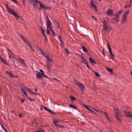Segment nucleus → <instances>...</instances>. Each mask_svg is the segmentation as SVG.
<instances>
[{
  "label": "nucleus",
  "mask_w": 132,
  "mask_h": 132,
  "mask_svg": "<svg viewBox=\"0 0 132 132\" xmlns=\"http://www.w3.org/2000/svg\"><path fill=\"white\" fill-rule=\"evenodd\" d=\"M83 105L85 107L86 109L90 111L92 110V109L95 110L97 112L100 113L102 114H104L106 118H107V120H108L109 121L111 122L110 120L109 117V116L106 113L104 112L101 110H98L95 108H92L88 105Z\"/></svg>",
  "instance_id": "obj_1"
},
{
  "label": "nucleus",
  "mask_w": 132,
  "mask_h": 132,
  "mask_svg": "<svg viewBox=\"0 0 132 132\" xmlns=\"http://www.w3.org/2000/svg\"><path fill=\"white\" fill-rule=\"evenodd\" d=\"M46 66L48 70L50 71L53 62L52 58H50L49 56L46 58Z\"/></svg>",
  "instance_id": "obj_2"
},
{
  "label": "nucleus",
  "mask_w": 132,
  "mask_h": 132,
  "mask_svg": "<svg viewBox=\"0 0 132 132\" xmlns=\"http://www.w3.org/2000/svg\"><path fill=\"white\" fill-rule=\"evenodd\" d=\"M129 13V11H126L124 13L122 16V19L121 21V23L122 24H124L126 22L127 18V16Z\"/></svg>",
  "instance_id": "obj_3"
},
{
  "label": "nucleus",
  "mask_w": 132,
  "mask_h": 132,
  "mask_svg": "<svg viewBox=\"0 0 132 132\" xmlns=\"http://www.w3.org/2000/svg\"><path fill=\"white\" fill-rule=\"evenodd\" d=\"M114 111L115 112L116 115L115 117L117 119L120 121H121V116L120 114L118 111L117 110V109H114Z\"/></svg>",
  "instance_id": "obj_4"
},
{
  "label": "nucleus",
  "mask_w": 132,
  "mask_h": 132,
  "mask_svg": "<svg viewBox=\"0 0 132 132\" xmlns=\"http://www.w3.org/2000/svg\"><path fill=\"white\" fill-rule=\"evenodd\" d=\"M75 83L81 90H84L85 88L84 85L78 82L77 81L75 80Z\"/></svg>",
  "instance_id": "obj_5"
},
{
  "label": "nucleus",
  "mask_w": 132,
  "mask_h": 132,
  "mask_svg": "<svg viewBox=\"0 0 132 132\" xmlns=\"http://www.w3.org/2000/svg\"><path fill=\"white\" fill-rule=\"evenodd\" d=\"M47 20L46 23L47 29H51L52 27L51 22L48 16L47 17Z\"/></svg>",
  "instance_id": "obj_6"
},
{
  "label": "nucleus",
  "mask_w": 132,
  "mask_h": 132,
  "mask_svg": "<svg viewBox=\"0 0 132 132\" xmlns=\"http://www.w3.org/2000/svg\"><path fill=\"white\" fill-rule=\"evenodd\" d=\"M40 52L41 54L43 55L44 57L46 59V57H49V55L48 54H46L44 51L42 49H40Z\"/></svg>",
  "instance_id": "obj_7"
},
{
  "label": "nucleus",
  "mask_w": 132,
  "mask_h": 132,
  "mask_svg": "<svg viewBox=\"0 0 132 132\" xmlns=\"http://www.w3.org/2000/svg\"><path fill=\"white\" fill-rule=\"evenodd\" d=\"M124 112L126 116L130 117V118H132V113H131L125 110L124 111Z\"/></svg>",
  "instance_id": "obj_8"
},
{
  "label": "nucleus",
  "mask_w": 132,
  "mask_h": 132,
  "mask_svg": "<svg viewBox=\"0 0 132 132\" xmlns=\"http://www.w3.org/2000/svg\"><path fill=\"white\" fill-rule=\"evenodd\" d=\"M9 55L10 58H12L13 59H15V57L14 54L12 51L10 53H9Z\"/></svg>",
  "instance_id": "obj_9"
},
{
  "label": "nucleus",
  "mask_w": 132,
  "mask_h": 132,
  "mask_svg": "<svg viewBox=\"0 0 132 132\" xmlns=\"http://www.w3.org/2000/svg\"><path fill=\"white\" fill-rule=\"evenodd\" d=\"M59 39L61 43V47L62 48H64V44L61 38V35L59 36Z\"/></svg>",
  "instance_id": "obj_10"
},
{
  "label": "nucleus",
  "mask_w": 132,
  "mask_h": 132,
  "mask_svg": "<svg viewBox=\"0 0 132 132\" xmlns=\"http://www.w3.org/2000/svg\"><path fill=\"white\" fill-rule=\"evenodd\" d=\"M10 13L14 16L16 20H17L18 18H20V17L17 15L15 12L13 11Z\"/></svg>",
  "instance_id": "obj_11"
},
{
  "label": "nucleus",
  "mask_w": 132,
  "mask_h": 132,
  "mask_svg": "<svg viewBox=\"0 0 132 132\" xmlns=\"http://www.w3.org/2000/svg\"><path fill=\"white\" fill-rule=\"evenodd\" d=\"M108 15H111L113 14V11L110 9H108L106 12Z\"/></svg>",
  "instance_id": "obj_12"
},
{
  "label": "nucleus",
  "mask_w": 132,
  "mask_h": 132,
  "mask_svg": "<svg viewBox=\"0 0 132 132\" xmlns=\"http://www.w3.org/2000/svg\"><path fill=\"white\" fill-rule=\"evenodd\" d=\"M43 77V74L42 73L38 72L37 73L36 76V77L38 78H39Z\"/></svg>",
  "instance_id": "obj_13"
},
{
  "label": "nucleus",
  "mask_w": 132,
  "mask_h": 132,
  "mask_svg": "<svg viewBox=\"0 0 132 132\" xmlns=\"http://www.w3.org/2000/svg\"><path fill=\"white\" fill-rule=\"evenodd\" d=\"M5 6L7 9V11L10 13L13 11L9 7L7 4H6Z\"/></svg>",
  "instance_id": "obj_14"
},
{
  "label": "nucleus",
  "mask_w": 132,
  "mask_h": 132,
  "mask_svg": "<svg viewBox=\"0 0 132 132\" xmlns=\"http://www.w3.org/2000/svg\"><path fill=\"white\" fill-rule=\"evenodd\" d=\"M90 4L92 7H93L96 11L97 10L96 6L92 0L90 1Z\"/></svg>",
  "instance_id": "obj_15"
},
{
  "label": "nucleus",
  "mask_w": 132,
  "mask_h": 132,
  "mask_svg": "<svg viewBox=\"0 0 132 132\" xmlns=\"http://www.w3.org/2000/svg\"><path fill=\"white\" fill-rule=\"evenodd\" d=\"M27 91L31 94H33L35 95H37V93H35L33 92L31 89L29 88H28V89L27 90Z\"/></svg>",
  "instance_id": "obj_16"
},
{
  "label": "nucleus",
  "mask_w": 132,
  "mask_h": 132,
  "mask_svg": "<svg viewBox=\"0 0 132 132\" xmlns=\"http://www.w3.org/2000/svg\"><path fill=\"white\" fill-rule=\"evenodd\" d=\"M109 29V27L107 25H103V30L104 31H107Z\"/></svg>",
  "instance_id": "obj_17"
},
{
  "label": "nucleus",
  "mask_w": 132,
  "mask_h": 132,
  "mask_svg": "<svg viewBox=\"0 0 132 132\" xmlns=\"http://www.w3.org/2000/svg\"><path fill=\"white\" fill-rule=\"evenodd\" d=\"M107 46L110 54H111L112 53L110 45L108 43H107Z\"/></svg>",
  "instance_id": "obj_18"
},
{
  "label": "nucleus",
  "mask_w": 132,
  "mask_h": 132,
  "mask_svg": "<svg viewBox=\"0 0 132 132\" xmlns=\"http://www.w3.org/2000/svg\"><path fill=\"white\" fill-rule=\"evenodd\" d=\"M21 90L22 91L24 94L26 96H27V94L26 91V90H25L23 87L21 88Z\"/></svg>",
  "instance_id": "obj_19"
},
{
  "label": "nucleus",
  "mask_w": 132,
  "mask_h": 132,
  "mask_svg": "<svg viewBox=\"0 0 132 132\" xmlns=\"http://www.w3.org/2000/svg\"><path fill=\"white\" fill-rule=\"evenodd\" d=\"M69 107L70 108H72L75 109H77V106L73 105L72 104H70L69 105Z\"/></svg>",
  "instance_id": "obj_20"
},
{
  "label": "nucleus",
  "mask_w": 132,
  "mask_h": 132,
  "mask_svg": "<svg viewBox=\"0 0 132 132\" xmlns=\"http://www.w3.org/2000/svg\"><path fill=\"white\" fill-rule=\"evenodd\" d=\"M89 59L90 60V62L92 63H94L96 64V63L95 62V61L94 60L91 58L90 57H89Z\"/></svg>",
  "instance_id": "obj_21"
},
{
  "label": "nucleus",
  "mask_w": 132,
  "mask_h": 132,
  "mask_svg": "<svg viewBox=\"0 0 132 132\" xmlns=\"http://www.w3.org/2000/svg\"><path fill=\"white\" fill-rule=\"evenodd\" d=\"M110 58L112 60L114 61L115 58H114V55L112 53L110 54Z\"/></svg>",
  "instance_id": "obj_22"
},
{
  "label": "nucleus",
  "mask_w": 132,
  "mask_h": 132,
  "mask_svg": "<svg viewBox=\"0 0 132 132\" xmlns=\"http://www.w3.org/2000/svg\"><path fill=\"white\" fill-rule=\"evenodd\" d=\"M24 43H26L29 46L31 45L30 42L27 40H26L24 42Z\"/></svg>",
  "instance_id": "obj_23"
},
{
  "label": "nucleus",
  "mask_w": 132,
  "mask_h": 132,
  "mask_svg": "<svg viewBox=\"0 0 132 132\" xmlns=\"http://www.w3.org/2000/svg\"><path fill=\"white\" fill-rule=\"evenodd\" d=\"M24 43H26L29 46L31 45L30 42L27 40H26L24 42Z\"/></svg>",
  "instance_id": "obj_24"
},
{
  "label": "nucleus",
  "mask_w": 132,
  "mask_h": 132,
  "mask_svg": "<svg viewBox=\"0 0 132 132\" xmlns=\"http://www.w3.org/2000/svg\"><path fill=\"white\" fill-rule=\"evenodd\" d=\"M24 43H26L29 46L31 45L30 42L27 40H26L24 42Z\"/></svg>",
  "instance_id": "obj_25"
},
{
  "label": "nucleus",
  "mask_w": 132,
  "mask_h": 132,
  "mask_svg": "<svg viewBox=\"0 0 132 132\" xmlns=\"http://www.w3.org/2000/svg\"><path fill=\"white\" fill-rule=\"evenodd\" d=\"M35 132H45L44 130L42 128H39L38 130L36 131Z\"/></svg>",
  "instance_id": "obj_26"
},
{
  "label": "nucleus",
  "mask_w": 132,
  "mask_h": 132,
  "mask_svg": "<svg viewBox=\"0 0 132 132\" xmlns=\"http://www.w3.org/2000/svg\"><path fill=\"white\" fill-rule=\"evenodd\" d=\"M40 71L43 74V76L44 77H45L47 78L48 77L47 76H46L44 74V71L42 69H40Z\"/></svg>",
  "instance_id": "obj_27"
},
{
  "label": "nucleus",
  "mask_w": 132,
  "mask_h": 132,
  "mask_svg": "<svg viewBox=\"0 0 132 132\" xmlns=\"http://www.w3.org/2000/svg\"><path fill=\"white\" fill-rule=\"evenodd\" d=\"M18 60H19L21 61V62L24 64H25V63L24 62V61L20 57H18Z\"/></svg>",
  "instance_id": "obj_28"
},
{
  "label": "nucleus",
  "mask_w": 132,
  "mask_h": 132,
  "mask_svg": "<svg viewBox=\"0 0 132 132\" xmlns=\"http://www.w3.org/2000/svg\"><path fill=\"white\" fill-rule=\"evenodd\" d=\"M0 59L1 61L2 62H3L6 65H7V63L5 62V61H4V59L1 57L0 58Z\"/></svg>",
  "instance_id": "obj_29"
},
{
  "label": "nucleus",
  "mask_w": 132,
  "mask_h": 132,
  "mask_svg": "<svg viewBox=\"0 0 132 132\" xmlns=\"http://www.w3.org/2000/svg\"><path fill=\"white\" fill-rule=\"evenodd\" d=\"M106 69L108 71L110 72V73H113V70L112 69L108 68H106Z\"/></svg>",
  "instance_id": "obj_30"
},
{
  "label": "nucleus",
  "mask_w": 132,
  "mask_h": 132,
  "mask_svg": "<svg viewBox=\"0 0 132 132\" xmlns=\"http://www.w3.org/2000/svg\"><path fill=\"white\" fill-rule=\"evenodd\" d=\"M59 122L57 120H55L53 121V123L56 126H58V125L56 124L57 122Z\"/></svg>",
  "instance_id": "obj_31"
},
{
  "label": "nucleus",
  "mask_w": 132,
  "mask_h": 132,
  "mask_svg": "<svg viewBox=\"0 0 132 132\" xmlns=\"http://www.w3.org/2000/svg\"><path fill=\"white\" fill-rule=\"evenodd\" d=\"M81 47L83 49V51L85 52H87V49L84 46H82Z\"/></svg>",
  "instance_id": "obj_32"
},
{
  "label": "nucleus",
  "mask_w": 132,
  "mask_h": 132,
  "mask_svg": "<svg viewBox=\"0 0 132 132\" xmlns=\"http://www.w3.org/2000/svg\"><path fill=\"white\" fill-rule=\"evenodd\" d=\"M119 15L120 14H119V13H118L117 12L114 14V15L116 17V19H117L118 18V17L119 16Z\"/></svg>",
  "instance_id": "obj_33"
},
{
  "label": "nucleus",
  "mask_w": 132,
  "mask_h": 132,
  "mask_svg": "<svg viewBox=\"0 0 132 132\" xmlns=\"http://www.w3.org/2000/svg\"><path fill=\"white\" fill-rule=\"evenodd\" d=\"M43 34V35H44L45 34V31L44 29L42 27H40V28Z\"/></svg>",
  "instance_id": "obj_34"
},
{
  "label": "nucleus",
  "mask_w": 132,
  "mask_h": 132,
  "mask_svg": "<svg viewBox=\"0 0 132 132\" xmlns=\"http://www.w3.org/2000/svg\"><path fill=\"white\" fill-rule=\"evenodd\" d=\"M53 80H55L57 82H59L61 84H62V83L60 81H59L58 79H56V78H53Z\"/></svg>",
  "instance_id": "obj_35"
},
{
  "label": "nucleus",
  "mask_w": 132,
  "mask_h": 132,
  "mask_svg": "<svg viewBox=\"0 0 132 132\" xmlns=\"http://www.w3.org/2000/svg\"><path fill=\"white\" fill-rule=\"evenodd\" d=\"M29 47H30V48L31 50L33 51V52H34V51H35V50H34V48L32 47L31 45H30L29 46Z\"/></svg>",
  "instance_id": "obj_36"
},
{
  "label": "nucleus",
  "mask_w": 132,
  "mask_h": 132,
  "mask_svg": "<svg viewBox=\"0 0 132 132\" xmlns=\"http://www.w3.org/2000/svg\"><path fill=\"white\" fill-rule=\"evenodd\" d=\"M2 129L5 131V132H8L7 129L3 125L1 126Z\"/></svg>",
  "instance_id": "obj_37"
},
{
  "label": "nucleus",
  "mask_w": 132,
  "mask_h": 132,
  "mask_svg": "<svg viewBox=\"0 0 132 132\" xmlns=\"http://www.w3.org/2000/svg\"><path fill=\"white\" fill-rule=\"evenodd\" d=\"M45 5H43L42 3H40L39 4L40 7H41L42 8H44Z\"/></svg>",
  "instance_id": "obj_38"
},
{
  "label": "nucleus",
  "mask_w": 132,
  "mask_h": 132,
  "mask_svg": "<svg viewBox=\"0 0 132 132\" xmlns=\"http://www.w3.org/2000/svg\"><path fill=\"white\" fill-rule=\"evenodd\" d=\"M20 36H21L22 39L24 42L25 40L26 39L23 36H22L21 34H20Z\"/></svg>",
  "instance_id": "obj_39"
},
{
  "label": "nucleus",
  "mask_w": 132,
  "mask_h": 132,
  "mask_svg": "<svg viewBox=\"0 0 132 132\" xmlns=\"http://www.w3.org/2000/svg\"><path fill=\"white\" fill-rule=\"evenodd\" d=\"M94 73H95L96 76L97 77H99L100 76V75L97 72H94Z\"/></svg>",
  "instance_id": "obj_40"
},
{
  "label": "nucleus",
  "mask_w": 132,
  "mask_h": 132,
  "mask_svg": "<svg viewBox=\"0 0 132 132\" xmlns=\"http://www.w3.org/2000/svg\"><path fill=\"white\" fill-rule=\"evenodd\" d=\"M70 97L71 99L72 100H76V97H74L73 96H70Z\"/></svg>",
  "instance_id": "obj_41"
},
{
  "label": "nucleus",
  "mask_w": 132,
  "mask_h": 132,
  "mask_svg": "<svg viewBox=\"0 0 132 132\" xmlns=\"http://www.w3.org/2000/svg\"><path fill=\"white\" fill-rule=\"evenodd\" d=\"M82 62L85 64H86L87 63V61L85 59L82 60Z\"/></svg>",
  "instance_id": "obj_42"
},
{
  "label": "nucleus",
  "mask_w": 132,
  "mask_h": 132,
  "mask_svg": "<svg viewBox=\"0 0 132 132\" xmlns=\"http://www.w3.org/2000/svg\"><path fill=\"white\" fill-rule=\"evenodd\" d=\"M48 111L52 113V114H54L55 113L54 112H52V111L51 109H49L48 110Z\"/></svg>",
  "instance_id": "obj_43"
},
{
  "label": "nucleus",
  "mask_w": 132,
  "mask_h": 132,
  "mask_svg": "<svg viewBox=\"0 0 132 132\" xmlns=\"http://www.w3.org/2000/svg\"><path fill=\"white\" fill-rule=\"evenodd\" d=\"M8 74H9V75L11 77H12L13 76V74H12V72H9V73Z\"/></svg>",
  "instance_id": "obj_44"
},
{
  "label": "nucleus",
  "mask_w": 132,
  "mask_h": 132,
  "mask_svg": "<svg viewBox=\"0 0 132 132\" xmlns=\"http://www.w3.org/2000/svg\"><path fill=\"white\" fill-rule=\"evenodd\" d=\"M34 2H36L37 3H40V1H38V0H33Z\"/></svg>",
  "instance_id": "obj_45"
},
{
  "label": "nucleus",
  "mask_w": 132,
  "mask_h": 132,
  "mask_svg": "<svg viewBox=\"0 0 132 132\" xmlns=\"http://www.w3.org/2000/svg\"><path fill=\"white\" fill-rule=\"evenodd\" d=\"M103 25L104 24L105 25H107V23L106 21L105 20H104L103 21Z\"/></svg>",
  "instance_id": "obj_46"
},
{
  "label": "nucleus",
  "mask_w": 132,
  "mask_h": 132,
  "mask_svg": "<svg viewBox=\"0 0 132 132\" xmlns=\"http://www.w3.org/2000/svg\"><path fill=\"white\" fill-rule=\"evenodd\" d=\"M50 8V7H47L45 5L44 8L45 9H49Z\"/></svg>",
  "instance_id": "obj_47"
},
{
  "label": "nucleus",
  "mask_w": 132,
  "mask_h": 132,
  "mask_svg": "<svg viewBox=\"0 0 132 132\" xmlns=\"http://www.w3.org/2000/svg\"><path fill=\"white\" fill-rule=\"evenodd\" d=\"M123 10H121V11H119L117 12L119 13V14H121Z\"/></svg>",
  "instance_id": "obj_48"
},
{
  "label": "nucleus",
  "mask_w": 132,
  "mask_h": 132,
  "mask_svg": "<svg viewBox=\"0 0 132 132\" xmlns=\"http://www.w3.org/2000/svg\"><path fill=\"white\" fill-rule=\"evenodd\" d=\"M57 127H60L61 128H64V126H61L60 125H58V126H57Z\"/></svg>",
  "instance_id": "obj_49"
},
{
  "label": "nucleus",
  "mask_w": 132,
  "mask_h": 132,
  "mask_svg": "<svg viewBox=\"0 0 132 132\" xmlns=\"http://www.w3.org/2000/svg\"><path fill=\"white\" fill-rule=\"evenodd\" d=\"M27 91L28 89V88L27 87L25 86L23 87Z\"/></svg>",
  "instance_id": "obj_50"
},
{
  "label": "nucleus",
  "mask_w": 132,
  "mask_h": 132,
  "mask_svg": "<svg viewBox=\"0 0 132 132\" xmlns=\"http://www.w3.org/2000/svg\"><path fill=\"white\" fill-rule=\"evenodd\" d=\"M49 30H50V29H47V34H50V32L49 31Z\"/></svg>",
  "instance_id": "obj_51"
},
{
  "label": "nucleus",
  "mask_w": 132,
  "mask_h": 132,
  "mask_svg": "<svg viewBox=\"0 0 132 132\" xmlns=\"http://www.w3.org/2000/svg\"><path fill=\"white\" fill-rule=\"evenodd\" d=\"M92 18H93L94 19H95L96 21H97V19H96L94 16H92Z\"/></svg>",
  "instance_id": "obj_52"
},
{
  "label": "nucleus",
  "mask_w": 132,
  "mask_h": 132,
  "mask_svg": "<svg viewBox=\"0 0 132 132\" xmlns=\"http://www.w3.org/2000/svg\"><path fill=\"white\" fill-rule=\"evenodd\" d=\"M102 53L103 55L104 56H105V52L104 51V49H103V51L102 52Z\"/></svg>",
  "instance_id": "obj_53"
},
{
  "label": "nucleus",
  "mask_w": 132,
  "mask_h": 132,
  "mask_svg": "<svg viewBox=\"0 0 132 132\" xmlns=\"http://www.w3.org/2000/svg\"><path fill=\"white\" fill-rule=\"evenodd\" d=\"M25 100L24 99H23L21 100V101L22 103H23L24 102Z\"/></svg>",
  "instance_id": "obj_54"
},
{
  "label": "nucleus",
  "mask_w": 132,
  "mask_h": 132,
  "mask_svg": "<svg viewBox=\"0 0 132 132\" xmlns=\"http://www.w3.org/2000/svg\"><path fill=\"white\" fill-rule=\"evenodd\" d=\"M44 109L45 110H46L47 111H48V110L49 109H48L47 108H46V107H45V106H44Z\"/></svg>",
  "instance_id": "obj_55"
},
{
  "label": "nucleus",
  "mask_w": 132,
  "mask_h": 132,
  "mask_svg": "<svg viewBox=\"0 0 132 132\" xmlns=\"http://www.w3.org/2000/svg\"><path fill=\"white\" fill-rule=\"evenodd\" d=\"M86 65L88 69H91V68L88 65L87 63L86 64Z\"/></svg>",
  "instance_id": "obj_56"
},
{
  "label": "nucleus",
  "mask_w": 132,
  "mask_h": 132,
  "mask_svg": "<svg viewBox=\"0 0 132 132\" xmlns=\"http://www.w3.org/2000/svg\"><path fill=\"white\" fill-rule=\"evenodd\" d=\"M55 23L56 24V25L57 26V27L58 28H59V23H58V22H56Z\"/></svg>",
  "instance_id": "obj_57"
},
{
  "label": "nucleus",
  "mask_w": 132,
  "mask_h": 132,
  "mask_svg": "<svg viewBox=\"0 0 132 132\" xmlns=\"http://www.w3.org/2000/svg\"><path fill=\"white\" fill-rule=\"evenodd\" d=\"M91 112L92 113H94V114H95L96 115H97V113H96L94 111H93L92 110L91 111Z\"/></svg>",
  "instance_id": "obj_58"
},
{
  "label": "nucleus",
  "mask_w": 132,
  "mask_h": 132,
  "mask_svg": "<svg viewBox=\"0 0 132 132\" xmlns=\"http://www.w3.org/2000/svg\"><path fill=\"white\" fill-rule=\"evenodd\" d=\"M45 37V39H46V42H47V37H46V35H43Z\"/></svg>",
  "instance_id": "obj_59"
},
{
  "label": "nucleus",
  "mask_w": 132,
  "mask_h": 132,
  "mask_svg": "<svg viewBox=\"0 0 132 132\" xmlns=\"http://www.w3.org/2000/svg\"><path fill=\"white\" fill-rule=\"evenodd\" d=\"M7 51L8 52V53H10V52H11V51L9 48H7Z\"/></svg>",
  "instance_id": "obj_60"
},
{
  "label": "nucleus",
  "mask_w": 132,
  "mask_h": 132,
  "mask_svg": "<svg viewBox=\"0 0 132 132\" xmlns=\"http://www.w3.org/2000/svg\"><path fill=\"white\" fill-rule=\"evenodd\" d=\"M28 99H29V100L31 101H33L34 100L33 99L31 98H28Z\"/></svg>",
  "instance_id": "obj_61"
},
{
  "label": "nucleus",
  "mask_w": 132,
  "mask_h": 132,
  "mask_svg": "<svg viewBox=\"0 0 132 132\" xmlns=\"http://www.w3.org/2000/svg\"><path fill=\"white\" fill-rule=\"evenodd\" d=\"M65 50L67 52V53H70L69 52L68 50L67 49H66V48H65Z\"/></svg>",
  "instance_id": "obj_62"
},
{
  "label": "nucleus",
  "mask_w": 132,
  "mask_h": 132,
  "mask_svg": "<svg viewBox=\"0 0 132 132\" xmlns=\"http://www.w3.org/2000/svg\"><path fill=\"white\" fill-rule=\"evenodd\" d=\"M50 30H51L52 31V32H53V33L54 32V30L52 29V28H51V29H50Z\"/></svg>",
  "instance_id": "obj_63"
},
{
  "label": "nucleus",
  "mask_w": 132,
  "mask_h": 132,
  "mask_svg": "<svg viewBox=\"0 0 132 132\" xmlns=\"http://www.w3.org/2000/svg\"><path fill=\"white\" fill-rule=\"evenodd\" d=\"M81 59L82 60H84V59H85L84 57L82 56H80Z\"/></svg>",
  "instance_id": "obj_64"
}]
</instances>
